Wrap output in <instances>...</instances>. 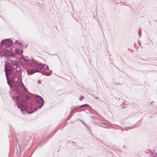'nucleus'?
Listing matches in <instances>:
<instances>
[{
  "label": "nucleus",
  "instance_id": "9b49d317",
  "mask_svg": "<svg viewBox=\"0 0 157 157\" xmlns=\"http://www.w3.org/2000/svg\"><path fill=\"white\" fill-rule=\"evenodd\" d=\"M23 52V51L21 48H17L15 50V53L17 55H21Z\"/></svg>",
  "mask_w": 157,
  "mask_h": 157
},
{
  "label": "nucleus",
  "instance_id": "aec40b11",
  "mask_svg": "<svg viewBox=\"0 0 157 157\" xmlns=\"http://www.w3.org/2000/svg\"><path fill=\"white\" fill-rule=\"evenodd\" d=\"M84 105H85L89 106V105H88V104H85Z\"/></svg>",
  "mask_w": 157,
  "mask_h": 157
},
{
  "label": "nucleus",
  "instance_id": "6ab92c4d",
  "mask_svg": "<svg viewBox=\"0 0 157 157\" xmlns=\"http://www.w3.org/2000/svg\"><path fill=\"white\" fill-rule=\"evenodd\" d=\"M85 106V105H81L80 106H79V107H83V106Z\"/></svg>",
  "mask_w": 157,
  "mask_h": 157
},
{
  "label": "nucleus",
  "instance_id": "9d476101",
  "mask_svg": "<svg viewBox=\"0 0 157 157\" xmlns=\"http://www.w3.org/2000/svg\"><path fill=\"white\" fill-rule=\"evenodd\" d=\"M29 64L30 66L32 67H33L37 65V62L34 60H32V61H29Z\"/></svg>",
  "mask_w": 157,
  "mask_h": 157
},
{
  "label": "nucleus",
  "instance_id": "4be33fe9",
  "mask_svg": "<svg viewBox=\"0 0 157 157\" xmlns=\"http://www.w3.org/2000/svg\"><path fill=\"white\" fill-rule=\"evenodd\" d=\"M38 82H39V81H38Z\"/></svg>",
  "mask_w": 157,
  "mask_h": 157
},
{
  "label": "nucleus",
  "instance_id": "f3484780",
  "mask_svg": "<svg viewBox=\"0 0 157 157\" xmlns=\"http://www.w3.org/2000/svg\"><path fill=\"white\" fill-rule=\"evenodd\" d=\"M150 157H157V155H156L155 156H154L153 155H151L150 156Z\"/></svg>",
  "mask_w": 157,
  "mask_h": 157
},
{
  "label": "nucleus",
  "instance_id": "1a4fd4ad",
  "mask_svg": "<svg viewBox=\"0 0 157 157\" xmlns=\"http://www.w3.org/2000/svg\"><path fill=\"white\" fill-rule=\"evenodd\" d=\"M29 61V60L26 59L22 56L20 58V62L22 64H28Z\"/></svg>",
  "mask_w": 157,
  "mask_h": 157
},
{
  "label": "nucleus",
  "instance_id": "f03ea898",
  "mask_svg": "<svg viewBox=\"0 0 157 157\" xmlns=\"http://www.w3.org/2000/svg\"><path fill=\"white\" fill-rule=\"evenodd\" d=\"M14 86V89L17 94H20V92H23L25 89V88L23 86L22 83L21 81L17 82L15 83Z\"/></svg>",
  "mask_w": 157,
  "mask_h": 157
},
{
  "label": "nucleus",
  "instance_id": "6e6552de",
  "mask_svg": "<svg viewBox=\"0 0 157 157\" xmlns=\"http://www.w3.org/2000/svg\"><path fill=\"white\" fill-rule=\"evenodd\" d=\"M27 72L28 75H30L36 72H39L40 71L39 70L36 69H33V70H27Z\"/></svg>",
  "mask_w": 157,
  "mask_h": 157
},
{
  "label": "nucleus",
  "instance_id": "423d86ee",
  "mask_svg": "<svg viewBox=\"0 0 157 157\" xmlns=\"http://www.w3.org/2000/svg\"><path fill=\"white\" fill-rule=\"evenodd\" d=\"M17 94L23 100H27L29 99V97L27 94L22 92H20V94Z\"/></svg>",
  "mask_w": 157,
  "mask_h": 157
},
{
  "label": "nucleus",
  "instance_id": "4468645a",
  "mask_svg": "<svg viewBox=\"0 0 157 157\" xmlns=\"http://www.w3.org/2000/svg\"><path fill=\"white\" fill-rule=\"evenodd\" d=\"M52 72V71H50V73H48V72H46V73L45 74V75L47 76H49L51 75Z\"/></svg>",
  "mask_w": 157,
  "mask_h": 157
},
{
  "label": "nucleus",
  "instance_id": "a211bd4d",
  "mask_svg": "<svg viewBox=\"0 0 157 157\" xmlns=\"http://www.w3.org/2000/svg\"><path fill=\"white\" fill-rule=\"evenodd\" d=\"M7 83L8 84V85H9V86H10V88H11V85L9 82V81H7Z\"/></svg>",
  "mask_w": 157,
  "mask_h": 157
},
{
  "label": "nucleus",
  "instance_id": "20e7f679",
  "mask_svg": "<svg viewBox=\"0 0 157 157\" xmlns=\"http://www.w3.org/2000/svg\"><path fill=\"white\" fill-rule=\"evenodd\" d=\"M37 68L40 69H42L43 68L44 69V70L46 71V70H48V67L47 65L45 64L39 63L37 65Z\"/></svg>",
  "mask_w": 157,
  "mask_h": 157
},
{
  "label": "nucleus",
  "instance_id": "0eeeda50",
  "mask_svg": "<svg viewBox=\"0 0 157 157\" xmlns=\"http://www.w3.org/2000/svg\"><path fill=\"white\" fill-rule=\"evenodd\" d=\"M3 52L4 54L7 56H14V54L9 51L5 49Z\"/></svg>",
  "mask_w": 157,
  "mask_h": 157
},
{
  "label": "nucleus",
  "instance_id": "412c9836",
  "mask_svg": "<svg viewBox=\"0 0 157 157\" xmlns=\"http://www.w3.org/2000/svg\"><path fill=\"white\" fill-rule=\"evenodd\" d=\"M98 98V97H96V99H97V98Z\"/></svg>",
  "mask_w": 157,
  "mask_h": 157
},
{
  "label": "nucleus",
  "instance_id": "2eb2a0df",
  "mask_svg": "<svg viewBox=\"0 0 157 157\" xmlns=\"http://www.w3.org/2000/svg\"><path fill=\"white\" fill-rule=\"evenodd\" d=\"M15 44L17 45H18V44H19L20 45H21V44L18 41H16L15 42Z\"/></svg>",
  "mask_w": 157,
  "mask_h": 157
},
{
  "label": "nucleus",
  "instance_id": "ddd939ff",
  "mask_svg": "<svg viewBox=\"0 0 157 157\" xmlns=\"http://www.w3.org/2000/svg\"><path fill=\"white\" fill-rule=\"evenodd\" d=\"M100 126H101L102 127L105 128H109V126H108L106 125L103 124H102L101 125H100Z\"/></svg>",
  "mask_w": 157,
  "mask_h": 157
},
{
  "label": "nucleus",
  "instance_id": "f257e3e1",
  "mask_svg": "<svg viewBox=\"0 0 157 157\" xmlns=\"http://www.w3.org/2000/svg\"><path fill=\"white\" fill-rule=\"evenodd\" d=\"M13 98L16 101L17 107L19 109H21L22 113L23 114H29L33 113L37 108L40 109L44 105V102L41 97L36 95L35 97L36 102L40 105L38 108H35L34 105L33 103H30L29 105H28L26 102L19 101V98L18 96H13Z\"/></svg>",
  "mask_w": 157,
  "mask_h": 157
},
{
  "label": "nucleus",
  "instance_id": "dca6fc26",
  "mask_svg": "<svg viewBox=\"0 0 157 157\" xmlns=\"http://www.w3.org/2000/svg\"><path fill=\"white\" fill-rule=\"evenodd\" d=\"M83 98H84V97L83 96H81L80 98H79V99L80 100H82V99H83Z\"/></svg>",
  "mask_w": 157,
  "mask_h": 157
},
{
  "label": "nucleus",
  "instance_id": "f8f14e48",
  "mask_svg": "<svg viewBox=\"0 0 157 157\" xmlns=\"http://www.w3.org/2000/svg\"><path fill=\"white\" fill-rule=\"evenodd\" d=\"M10 61L11 63L13 65L16 67H17L19 65V63L17 60H10Z\"/></svg>",
  "mask_w": 157,
  "mask_h": 157
},
{
  "label": "nucleus",
  "instance_id": "7ed1b4c3",
  "mask_svg": "<svg viewBox=\"0 0 157 157\" xmlns=\"http://www.w3.org/2000/svg\"><path fill=\"white\" fill-rule=\"evenodd\" d=\"M12 42L10 39H5L2 40L1 43V44L4 45L6 47L11 46Z\"/></svg>",
  "mask_w": 157,
  "mask_h": 157
},
{
  "label": "nucleus",
  "instance_id": "39448f33",
  "mask_svg": "<svg viewBox=\"0 0 157 157\" xmlns=\"http://www.w3.org/2000/svg\"><path fill=\"white\" fill-rule=\"evenodd\" d=\"M5 70L6 72V76L7 79H8V77L7 76L10 75L11 74L12 72V71L10 67H8L7 68L6 65H5Z\"/></svg>",
  "mask_w": 157,
  "mask_h": 157
}]
</instances>
